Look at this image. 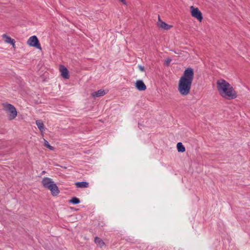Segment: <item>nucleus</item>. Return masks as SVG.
Masks as SVG:
<instances>
[{
    "mask_svg": "<svg viewBox=\"0 0 250 250\" xmlns=\"http://www.w3.org/2000/svg\"><path fill=\"white\" fill-rule=\"evenodd\" d=\"M193 79V69L190 67L186 68L178 84V89L181 95L187 96L189 93Z\"/></svg>",
    "mask_w": 250,
    "mask_h": 250,
    "instance_id": "f257e3e1",
    "label": "nucleus"
},
{
    "mask_svg": "<svg viewBox=\"0 0 250 250\" xmlns=\"http://www.w3.org/2000/svg\"><path fill=\"white\" fill-rule=\"evenodd\" d=\"M216 87L219 94L227 100L234 99L237 96L233 87L224 79H220L217 81Z\"/></svg>",
    "mask_w": 250,
    "mask_h": 250,
    "instance_id": "f03ea898",
    "label": "nucleus"
},
{
    "mask_svg": "<svg viewBox=\"0 0 250 250\" xmlns=\"http://www.w3.org/2000/svg\"><path fill=\"white\" fill-rule=\"evenodd\" d=\"M42 183L44 188L50 190L51 193L53 196L58 195L60 193L58 187L51 178L48 177L44 178L42 181Z\"/></svg>",
    "mask_w": 250,
    "mask_h": 250,
    "instance_id": "7ed1b4c3",
    "label": "nucleus"
},
{
    "mask_svg": "<svg viewBox=\"0 0 250 250\" xmlns=\"http://www.w3.org/2000/svg\"><path fill=\"white\" fill-rule=\"evenodd\" d=\"M2 105L4 110L8 115V120L11 121L17 116V111L15 107L9 103H3Z\"/></svg>",
    "mask_w": 250,
    "mask_h": 250,
    "instance_id": "20e7f679",
    "label": "nucleus"
},
{
    "mask_svg": "<svg viewBox=\"0 0 250 250\" xmlns=\"http://www.w3.org/2000/svg\"><path fill=\"white\" fill-rule=\"evenodd\" d=\"M27 43L30 46L34 47L39 50H42L40 42L36 36L31 37L28 40Z\"/></svg>",
    "mask_w": 250,
    "mask_h": 250,
    "instance_id": "39448f33",
    "label": "nucleus"
},
{
    "mask_svg": "<svg viewBox=\"0 0 250 250\" xmlns=\"http://www.w3.org/2000/svg\"><path fill=\"white\" fill-rule=\"evenodd\" d=\"M190 11L192 17L196 18L199 21H202L203 19L202 14L198 8H195L193 6H191Z\"/></svg>",
    "mask_w": 250,
    "mask_h": 250,
    "instance_id": "423d86ee",
    "label": "nucleus"
},
{
    "mask_svg": "<svg viewBox=\"0 0 250 250\" xmlns=\"http://www.w3.org/2000/svg\"><path fill=\"white\" fill-rule=\"evenodd\" d=\"M60 71L61 73V76L63 78L65 79L69 78L70 75L69 71L65 66L63 65H60Z\"/></svg>",
    "mask_w": 250,
    "mask_h": 250,
    "instance_id": "0eeeda50",
    "label": "nucleus"
},
{
    "mask_svg": "<svg viewBox=\"0 0 250 250\" xmlns=\"http://www.w3.org/2000/svg\"><path fill=\"white\" fill-rule=\"evenodd\" d=\"M158 26L159 27L167 30L170 29L171 27H173L172 25L168 24L165 21H162L159 16L158 17Z\"/></svg>",
    "mask_w": 250,
    "mask_h": 250,
    "instance_id": "6e6552de",
    "label": "nucleus"
},
{
    "mask_svg": "<svg viewBox=\"0 0 250 250\" xmlns=\"http://www.w3.org/2000/svg\"><path fill=\"white\" fill-rule=\"evenodd\" d=\"M136 88L139 91H144L146 89V86L142 80H137L135 83Z\"/></svg>",
    "mask_w": 250,
    "mask_h": 250,
    "instance_id": "1a4fd4ad",
    "label": "nucleus"
},
{
    "mask_svg": "<svg viewBox=\"0 0 250 250\" xmlns=\"http://www.w3.org/2000/svg\"><path fill=\"white\" fill-rule=\"evenodd\" d=\"M2 37L4 39V41L12 45L14 48H15V41L14 39H12L10 37L7 36L6 34H4L2 35Z\"/></svg>",
    "mask_w": 250,
    "mask_h": 250,
    "instance_id": "9d476101",
    "label": "nucleus"
},
{
    "mask_svg": "<svg viewBox=\"0 0 250 250\" xmlns=\"http://www.w3.org/2000/svg\"><path fill=\"white\" fill-rule=\"evenodd\" d=\"M105 94L106 92L104 90L100 89L97 91L92 93L91 95L93 97H99L104 95Z\"/></svg>",
    "mask_w": 250,
    "mask_h": 250,
    "instance_id": "9b49d317",
    "label": "nucleus"
},
{
    "mask_svg": "<svg viewBox=\"0 0 250 250\" xmlns=\"http://www.w3.org/2000/svg\"><path fill=\"white\" fill-rule=\"evenodd\" d=\"M88 183L87 182H78L75 183L77 188H86L88 187Z\"/></svg>",
    "mask_w": 250,
    "mask_h": 250,
    "instance_id": "f8f14e48",
    "label": "nucleus"
},
{
    "mask_svg": "<svg viewBox=\"0 0 250 250\" xmlns=\"http://www.w3.org/2000/svg\"><path fill=\"white\" fill-rule=\"evenodd\" d=\"M36 125L41 132H42L44 130V126L42 122L40 120H37L36 122Z\"/></svg>",
    "mask_w": 250,
    "mask_h": 250,
    "instance_id": "ddd939ff",
    "label": "nucleus"
},
{
    "mask_svg": "<svg viewBox=\"0 0 250 250\" xmlns=\"http://www.w3.org/2000/svg\"><path fill=\"white\" fill-rule=\"evenodd\" d=\"M177 148L178 151L179 152H184L186 150L185 146L182 144V143L181 142H179L177 143Z\"/></svg>",
    "mask_w": 250,
    "mask_h": 250,
    "instance_id": "4468645a",
    "label": "nucleus"
},
{
    "mask_svg": "<svg viewBox=\"0 0 250 250\" xmlns=\"http://www.w3.org/2000/svg\"><path fill=\"white\" fill-rule=\"evenodd\" d=\"M70 203L73 205H77L80 203V200L76 197H72L70 200H69Z\"/></svg>",
    "mask_w": 250,
    "mask_h": 250,
    "instance_id": "2eb2a0df",
    "label": "nucleus"
},
{
    "mask_svg": "<svg viewBox=\"0 0 250 250\" xmlns=\"http://www.w3.org/2000/svg\"><path fill=\"white\" fill-rule=\"evenodd\" d=\"M94 241L95 243L99 244L101 247L104 245V243L103 240L97 236L95 237Z\"/></svg>",
    "mask_w": 250,
    "mask_h": 250,
    "instance_id": "dca6fc26",
    "label": "nucleus"
},
{
    "mask_svg": "<svg viewBox=\"0 0 250 250\" xmlns=\"http://www.w3.org/2000/svg\"><path fill=\"white\" fill-rule=\"evenodd\" d=\"M44 146L51 150H55V147L51 146L46 140H44Z\"/></svg>",
    "mask_w": 250,
    "mask_h": 250,
    "instance_id": "f3484780",
    "label": "nucleus"
},
{
    "mask_svg": "<svg viewBox=\"0 0 250 250\" xmlns=\"http://www.w3.org/2000/svg\"><path fill=\"white\" fill-rule=\"evenodd\" d=\"M171 61V59L170 58H167L166 60H165L164 62V65L167 66H169L170 62Z\"/></svg>",
    "mask_w": 250,
    "mask_h": 250,
    "instance_id": "a211bd4d",
    "label": "nucleus"
},
{
    "mask_svg": "<svg viewBox=\"0 0 250 250\" xmlns=\"http://www.w3.org/2000/svg\"><path fill=\"white\" fill-rule=\"evenodd\" d=\"M138 68L142 71H145V67L143 66H142V65H140L138 66Z\"/></svg>",
    "mask_w": 250,
    "mask_h": 250,
    "instance_id": "6ab92c4d",
    "label": "nucleus"
},
{
    "mask_svg": "<svg viewBox=\"0 0 250 250\" xmlns=\"http://www.w3.org/2000/svg\"><path fill=\"white\" fill-rule=\"evenodd\" d=\"M120 1L122 2L124 4L126 5V2L125 0H119Z\"/></svg>",
    "mask_w": 250,
    "mask_h": 250,
    "instance_id": "aec40b11",
    "label": "nucleus"
},
{
    "mask_svg": "<svg viewBox=\"0 0 250 250\" xmlns=\"http://www.w3.org/2000/svg\"><path fill=\"white\" fill-rule=\"evenodd\" d=\"M45 173V171H43L42 172V174H44Z\"/></svg>",
    "mask_w": 250,
    "mask_h": 250,
    "instance_id": "412c9836",
    "label": "nucleus"
},
{
    "mask_svg": "<svg viewBox=\"0 0 250 250\" xmlns=\"http://www.w3.org/2000/svg\"><path fill=\"white\" fill-rule=\"evenodd\" d=\"M64 168L66 169V167H63Z\"/></svg>",
    "mask_w": 250,
    "mask_h": 250,
    "instance_id": "4be33fe9",
    "label": "nucleus"
}]
</instances>
